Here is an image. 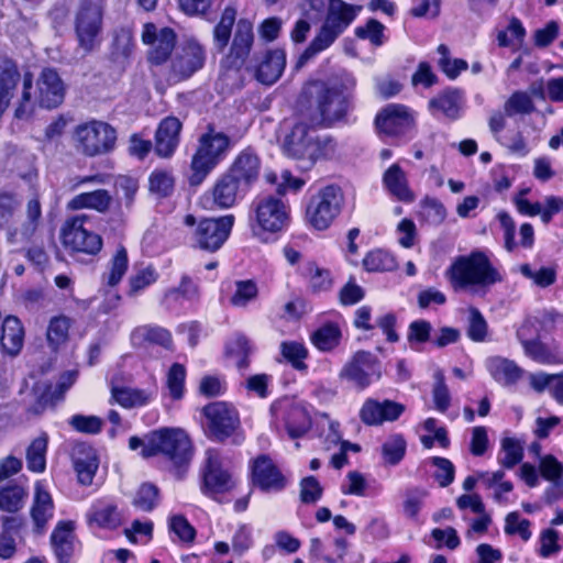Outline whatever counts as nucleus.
<instances>
[{
    "label": "nucleus",
    "instance_id": "16",
    "mask_svg": "<svg viewBox=\"0 0 563 563\" xmlns=\"http://www.w3.org/2000/svg\"><path fill=\"white\" fill-rule=\"evenodd\" d=\"M338 377L357 390H364L382 378V363L372 352L358 350L345 362Z\"/></svg>",
    "mask_w": 563,
    "mask_h": 563
},
{
    "label": "nucleus",
    "instance_id": "42",
    "mask_svg": "<svg viewBox=\"0 0 563 563\" xmlns=\"http://www.w3.org/2000/svg\"><path fill=\"white\" fill-rule=\"evenodd\" d=\"M48 439L46 434L32 440L26 449V467L32 473H43L46 470V451Z\"/></svg>",
    "mask_w": 563,
    "mask_h": 563
},
{
    "label": "nucleus",
    "instance_id": "9",
    "mask_svg": "<svg viewBox=\"0 0 563 563\" xmlns=\"http://www.w3.org/2000/svg\"><path fill=\"white\" fill-rule=\"evenodd\" d=\"M183 223L188 228L186 239L191 250L214 254L228 242L235 223V216L232 213L196 217L188 213L184 217Z\"/></svg>",
    "mask_w": 563,
    "mask_h": 563
},
{
    "label": "nucleus",
    "instance_id": "2",
    "mask_svg": "<svg viewBox=\"0 0 563 563\" xmlns=\"http://www.w3.org/2000/svg\"><path fill=\"white\" fill-rule=\"evenodd\" d=\"M236 15L235 7L227 5L213 27L212 35L219 52L222 53L229 46L221 60L222 67L225 70L240 71L250 58L255 35L253 23L245 18L236 21Z\"/></svg>",
    "mask_w": 563,
    "mask_h": 563
},
{
    "label": "nucleus",
    "instance_id": "12",
    "mask_svg": "<svg viewBox=\"0 0 563 563\" xmlns=\"http://www.w3.org/2000/svg\"><path fill=\"white\" fill-rule=\"evenodd\" d=\"M107 0H80L75 15L74 30L78 46L86 54L99 45Z\"/></svg>",
    "mask_w": 563,
    "mask_h": 563
},
{
    "label": "nucleus",
    "instance_id": "49",
    "mask_svg": "<svg viewBox=\"0 0 563 563\" xmlns=\"http://www.w3.org/2000/svg\"><path fill=\"white\" fill-rule=\"evenodd\" d=\"M356 15L357 12L354 5L338 0V7H330L325 21L343 33L355 20Z\"/></svg>",
    "mask_w": 563,
    "mask_h": 563
},
{
    "label": "nucleus",
    "instance_id": "28",
    "mask_svg": "<svg viewBox=\"0 0 563 563\" xmlns=\"http://www.w3.org/2000/svg\"><path fill=\"white\" fill-rule=\"evenodd\" d=\"M73 464L78 483L90 486L99 467V457L95 449L85 443L77 444L73 451Z\"/></svg>",
    "mask_w": 563,
    "mask_h": 563
},
{
    "label": "nucleus",
    "instance_id": "15",
    "mask_svg": "<svg viewBox=\"0 0 563 563\" xmlns=\"http://www.w3.org/2000/svg\"><path fill=\"white\" fill-rule=\"evenodd\" d=\"M77 147L87 157L111 153L117 144V130L108 122L90 120L75 129Z\"/></svg>",
    "mask_w": 563,
    "mask_h": 563
},
{
    "label": "nucleus",
    "instance_id": "21",
    "mask_svg": "<svg viewBox=\"0 0 563 563\" xmlns=\"http://www.w3.org/2000/svg\"><path fill=\"white\" fill-rule=\"evenodd\" d=\"M206 63L205 48L196 41H186L170 59V74L177 80H186Z\"/></svg>",
    "mask_w": 563,
    "mask_h": 563
},
{
    "label": "nucleus",
    "instance_id": "3",
    "mask_svg": "<svg viewBox=\"0 0 563 563\" xmlns=\"http://www.w3.org/2000/svg\"><path fill=\"white\" fill-rule=\"evenodd\" d=\"M65 95L66 85L55 68H42L35 80V89L33 75L26 71L22 77V93L14 109V117L23 120L31 118L36 108L56 109L64 102Z\"/></svg>",
    "mask_w": 563,
    "mask_h": 563
},
{
    "label": "nucleus",
    "instance_id": "30",
    "mask_svg": "<svg viewBox=\"0 0 563 563\" xmlns=\"http://www.w3.org/2000/svg\"><path fill=\"white\" fill-rule=\"evenodd\" d=\"M384 188L398 201L411 203L415 194L409 187L407 175L399 164H391L383 175Z\"/></svg>",
    "mask_w": 563,
    "mask_h": 563
},
{
    "label": "nucleus",
    "instance_id": "13",
    "mask_svg": "<svg viewBox=\"0 0 563 563\" xmlns=\"http://www.w3.org/2000/svg\"><path fill=\"white\" fill-rule=\"evenodd\" d=\"M378 134L398 140H409L417 133L416 112L404 103H387L374 118Z\"/></svg>",
    "mask_w": 563,
    "mask_h": 563
},
{
    "label": "nucleus",
    "instance_id": "25",
    "mask_svg": "<svg viewBox=\"0 0 563 563\" xmlns=\"http://www.w3.org/2000/svg\"><path fill=\"white\" fill-rule=\"evenodd\" d=\"M286 67V52L283 48L267 49L254 65H244L247 71H253L255 79L266 86L275 84Z\"/></svg>",
    "mask_w": 563,
    "mask_h": 563
},
{
    "label": "nucleus",
    "instance_id": "56",
    "mask_svg": "<svg viewBox=\"0 0 563 563\" xmlns=\"http://www.w3.org/2000/svg\"><path fill=\"white\" fill-rule=\"evenodd\" d=\"M71 327V319L66 316H56L49 320L47 327V341L49 344L58 346L65 343L69 338V329Z\"/></svg>",
    "mask_w": 563,
    "mask_h": 563
},
{
    "label": "nucleus",
    "instance_id": "36",
    "mask_svg": "<svg viewBox=\"0 0 563 563\" xmlns=\"http://www.w3.org/2000/svg\"><path fill=\"white\" fill-rule=\"evenodd\" d=\"M342 33L325 20L316 36L301 53L298 65L305 64L309 58L329 48Z\"/></svg>",
    "mask_w": 563,
    "mask_h": 563
},
{
    "label": "nucleus",
    "instance_id": "37",
    "mask_svg": "<svg viewBox=\"0 0 563 563\" xmlns=\"http://www.w3.org/2000/svg\"><path fill=\"white\" fill-rule=\"evenodd\" d=\"M21 79L18 63L9 57L2 58L0 60V100L10 103Z\"/></svg>",
    "mask_w": 563,
    "mask_h": 563
},
{
    "label": "nucleus",
    "instance_id": "8",
    "mask_svg": "<svg viewBox=\"0 0 563 563\" xmlns=\"http://www.w3.org/2000/svg\"><path fill=\"white\" fill-rule=\"evenodd\" d=\"M233 146L231 137L221 131H216L213 124H208L205 133L198 139L197 147L191 156L186 175L188 186H201L209 175L227 158Z\"/></svg>",
    "mask_w": 563,
    "mask_h": 563
},
{
    "label": "nucleus",
    "instance_id": "61",
    "mask_svg": "<svg viewBox=\"0 0 563 563\" xmlns=\"http://www.w3.org/2000/svg\"><path fill=\"white\" fill-rule=\"evenodd\" d=\"M68 424L77 432L85 434H98L102 430L103 420L98 416L73 415Z\"/></svg>",
    "mask_w": 563,
    "mask_h": 563
},
{
    "label": "nucleus",
    "instance_id": "64",
    "mask_svg": "<svg viewBox=\"0 0 563 563\" xmlns=\"http://www.w3.org/2000/svg\"><path fill=\"white\" fill-rule=\"evenodd\" d=\"M505 110L508 115L512 114H530L536 110L531 97L525 91H515L508 98Z\"/></svg>",
    "mask_w": 563,
    "mask_h": 563
},
{
    "label": "nucleus",
    "instance_id": "4",
    "mask_svg": "<svg viewBox=\"0 0 563 563\" xmlns=\"http://www.w3.org/2000/svg\"><path fill=\"white\" fill-rule=\"evenodd\" d=\"M162 457L177 479H183L194 457V444L180 428L162 427L147 432L143 457Z\"/></svg>",
    "mask_w": 563,
    "mask_h": 563
},
{
    "label": "nucleus",
    "instance_id": "46",
    "mask_svg": "<svg viewBox=\"0 0 563 563\" xmlns=\"http://www.w3.org/2000/svg\"><path fill=\"white\" fill-rule=\"evenodd\" d=\"M161 503V489L151 482L142 483L133 497L132 505L143 512H152Z\"/></svg>",
    "mask_w": 563,
    "mask_h": 563
},
{
    "label": "nucleus",
    "instance_id": "34",
    "mask_svg": "<svg viewBox=\"0 0 563 563\" xmlns=\"http://www.w3.org/2000/svg\"><path fill=\"white\" fill-rule=\"evenodd\" d=\"M177 44V34L174 29L164 26L159 30V37L151 45L147 60L153 66H162L172 59L173 51Z\"/></svg>",
    "mask_w": 563,
    "mask_h": 563
},
{
    "label": "nucleus",
    "instance_id": "40",
    "mask_svg": "<svg viewBox=\"0 0 563 563\" xmlns=\"http://www.w3.org/2000/svg\"><path fill=\"white\" fill-rule=\"evenodd\" d=\"M111 396L121 407L130 409L134 407H143L153 400L152 393L140 389L113 386Z\"/></svg>",
    "mask_w": 563,
    "mask_h": 563
},
{
    "label": "nucleus",
    "instance_id": "44",
    "mask_svg": "<svg viewBox=\"0 0 563 563\" xmlns=\"http://www.w3.org/2000/svg\"><path fill=\"white\" fill-rule=\"evenodd\" d=\"M158 278L159 274L153 265L137 269L128 279L126 296L129 298L140 296L146 288L154 285Z\"/></svg>",
    "mask_w": 563,
    "mask_h": 563
},
{
    "label": "nucleus",
    "instance_id": "47",
    "mask_svg": "<svg viewBox=\"0 0 563 563\" xmlns=\"http://www.w3.org/2000/svg\"><path fill=\"white\" fill-rule=\"evenodd\" d=\"M129 263L128 250L124 245L120 244L115 249L108 264L106 284L109 287H115L120 284L129 269Z\"/></svg>",
    "mask_w": 563,
    "mask_h": 563
},
{
    "label": "nucleus",
    "instance_id": "6",
    "mask_svg": "<svg viewBox=\"0 0 563 563\" xmlns=\"http://www.w3.org/2000/svg\"><path fill=\"white\" fill-rule=\"evenodd\" d=\"M283 152L287 157L305 163L302 169L310 170L318 162L338 158L339 144L332 135H312L310 125L298 122L286 135Z\"/></svg>",
    "mask_w": 563,
    "mask_h": 563
},
{
    "label": "nucleus",
    "instance_id": "20",
    "mask_svg": "<svg viewBox=\"0 0 563 563\" xmlns=\"http://www.w3.org/2000/svg\"><path fill=\"white\" fill-rule=\"evenodd\" d=\"M73 520H59L54 527L49 542L56 563H75L82 551V543L76 536Z\"/></svg>",
    "mask_w": 563,
    "mask_h": 563
},
{
    "label": "nucleus",
    "instance_id": "32",
    "mask_svg": "<svg viewBox=\"0 0 563 563\" xmlns=\"http://www.w3.org/2000/svg\"><path fill=\"white\" fill-rule=\"evenodd\" d=\"M311 344L322 353H331L342 342V330L338 322L325 321L310 334Z\"/></svg>",
    "mask_w": 563,
    "mask_h": 563
},
{
    "label": "nucleus",
    "instance_id": "14",
    "mask_svg": "<svg viewBox=\"0 0 563 563\" xmlns=\"http://www.w3.org/2000/svg\"><path fill=\"white\" fill-rule=\"evenodd\" d=\"M200 492L206 497L222 503L223 496L236 487V479L230 470L223 466L217 450H208L205 462L200 468Z\"/></svg>",
    "mask_w": 563,
    "mask_h": 563
},
{
    "label": "nucleus",
    "instance_id": "31",
    "mask_svg": "<svg viewBox=\"0 0 563 563\" xmlns=\"http://www.w3.org/2000/svg\"><path fill=\"white\" fill-rule=\"evenodd\" d=\"M486 369L501 386L516 385L523 375V369L515 361L501 356L489 357L486 361Z\"/></svg>",
    "mask_w": 563,
    "mask_h": 563
},
{
    "label": "nucleus",
    "instance_id": "39",
    "mask_svg": "<svg viewBox=\"0 0 563 563\" xmlns=\"http://www.w3.org/2000/svg\"><path fill=\"white\" fill-rule=\"evenodd\" d=\"M132 340L137 345L153 344L173 349V336L169 330L159 325H143L136 328L132 333Z\"/></svg>",
    "mask_w": 563,
    "mask_h": 563
},
{
    "label": "nucleus",
    "instance_id": "24",
    "mask_svg": "<svg viewBox=\"0 0 563 563\" xmlns=\"http://www.w3.org/2000/svg\"><path fill=\"white\" fill-rule=\"evenodd\" d=\"M427 108L433 118L457 121L462 117L463 92L459 88L446 87L429 99Z\"/></svg>",
    "mask_w": 563,
    "mask_h": 563
},
{
    "label": "nucleus",
    "instance_id": "60",
    "mask_svg": "<svg viewBox=\"0 0 563 563\" xmlns=\"http://www.w3.org/2000/svg\"><path fill=\"white\" fill-rule=\"evenodd\" d=\"M430 464L435 467L434 482L442 488L450 486L455 479V466L451 460L443 456L430 457Z\"/></svg>",
    "mask_w": 563,
    "mask_h": 563
},
{
    "label": "nucleus",
    "instance_id": "17",
    "mask_svg": "<svg viewBox=\"0 0 563 563\" xmlns=\"http://www.w3.org/2000/svg\"><path fill=\"white\" fill-rule=\"evenodd\" d=\"M317 111L321 121L331 126L346 118L351 107V93L344 82H320L316 96Z\"/></svg>",
    "mask_w": 563,
    "mask_h": 563
},
{
    "label": "nucleus",
    "instance_id": "7",
    "mask_svg": "<svg viewBox=\"0 0 563 563\" xmlns=\"http://www.w3.org/2000/svg\"><path fill=\"white\" fill-rule=\"evenodd\" d=\"M90 220V214L77 213L67 217L60 227V244L65 254L75 264L91 265L103 250L101 234L85 228Z\"/></svg>",
    "mask_w": 563,
    "mask_h": 563
},
{
    "label": "nucleus",
    "instance_id": "22",
    "mask_svg": "<svg viewBox=\"0 0 563 563\" xmlns=\"http://www.w3.org/2000/svg\"><path fill=\"white\" fill-rule=\"evenodd\" d=\"M296 275L306 284L310 295L330 292L334 287V276L330 268L321 266L316 260L303 261L296 267Z\"/></svg>",
    "mask_w": 563,
    "mask_h": 563
},
{
    "label": "nucleus",
    "instance_id": "48",
    "mask_svg": "<svg viewBox=\"0 0 563 563\" xmlns=\"http://www.w3.org/2000/svg\"><path fill=\"white\" fill-rule=\"evenodd\" d=\"M335 547V555H321L323 543L320 538L314 537L310 539L309 555L312 560L322 559L325 563L342 562L346 555L349 542L343 537H338L333 540Z\"/></svg>",
    "mask_w": 563,
    "mask_h": 563
},
{
    "label": "nucleus",
    "instance_id": "43",
    "mask_svg": "<svg viewBox=\"0 0 563 563\" xmlns=\"http://www.w3.org/2000/svg\"><path fill=\"white\" fill-rule=\"evenodd\" d=\"M362 263L364 269L369 273L393 272L398 266L396 257L383 249L368 251Z\"/></svg>",
    "mask_w": 563,
    "mask_h": 563
},
{
    "label": "nucleus",
    "instance_id": "10",
    "mask_svg": "<svg viewBox=\"0 0 563 563\" xmlns=\"http://www.w3.org/2000/svg\"><path fill=\"white\" fill-rule=\"evenodd\" d=\"M206 419V437L217 443L241 445L244 434L238 409L227 401L209 402L201 409Z\"/></svg>",
    "mask_w": 563,
    "mask_h": 563
},
{
    "label": "nucleus",
    "instance_id": "52",
    "mask_svg": "<svg viewBox=\"0 0 563 563\" xmlns=\"http://www.w3.org/2000/svg\"><path fill=\"white\" fill-rule=\"evenodd\" d=\"M216 1L217 0H177V3L179 10L187 16L213 21L217 12L214 9Z\"/></svg>",
    "mask_w": 563,
    "mask_h": 563
},
{
    "label": "nucleus",
    "instance_id": "35",
    "mask_svg": "<svg viewBox=\"0 0 563 563\" xmlns=\"http://www.w3.org/2000/svg\"><path fill=\"white\" fill-rule=\"evenodd\" d=\"M253 351L254 346L251 340L242 332L234 333L224 345V355L235 360V365L239 371L249 368L251 364L250 357Z\"/></svg>",
    "mask_w": 563,
    "mask_h": 563
},
{
    "label": "nucleus",
    "instance_id": "58",
    "mask_svg": "<svg viewBox=\"0 0 563 563\" xmlns=\"http://www.w3.org/2000/svg\"><path fill=\"white\" fill-rule=\"evenodd\" d=\"M42 222V206L37 195L32 197L26 203V220L22 224L21 234L30 240L37 231Z\"/></svg>",
    "mask_w": 563,
    "mask_h": 563
},
{
    "label": "nucleus",
    "instance_id": "26",
    "mask_svg": "<svg viewBox=\"0 0 563 563\" xmlns=\"http://www.w3.org/2000/svg\"><path fill=\"white\" fill-rule=\"evenodd\" d=\"M183 129L181 121L174 115L161 120L155 132L154 150L159 157H170L176 152Z\"/></svg>",
    "mask_w": 563,
    "mask_h": 563
},
{
    "label": "nucleus",
    "instance_id": "1",
    "mask_svg": "<svg viewBox=\"0 0 563 563\" xmlns=\"http://www.w3.org/2000/svg\"><path fill=\"white\" fill-rule=\"evenodd\" d=\"M261 170L262 161L255 148L244 147L201 195L202 208L227 210L235 207L257 184Z\"/></svg>",
    "mask_w": 563,
    "mask_h": 563
},
{
    "label": "nucleus",
    "instance_id": "38",
    "mask_svg": "<svg viewBox=\"0 0 563 563\" xmlns=\"http://www.w3.org/2000/svg\"><path fill=\"white\" fill-rule=\"evenodd\" d=\"M27 490L15 481L0 485V510L8 514L19 512L25 504Z\"/></svg>",
    "mask_w": 563,
    "mask_h": 563
},
{
    "label": "nucleus",
    "instance_id": "59",
    "mask_svg": "<svg viewBox=\"0 0 563 563\" xmlns=\"http://www.w3.org/2000/svg\"><path fill=\"white\" fill-rule=\"evenodd\" d=\"M186 367L180 363H173L167 372L166 384L174 400H179L185 394Z\"/></svg>",
    "mask_w": 563,
    "mask_h": 563
},
{
    "label": "nucleus",
    "instance_id": "55",
    "mask_svg": "<svg viewBox=\"0 0 563 563\" xmlns=\"http://www.w3.org/2000/svg\"><path fill=\"white\" fill-rule=\"evenodd\" d=\"M285 428L290 439L303 437L309 429V421L305 410L291 408L285 417Z\"/></svg>",
    "mask_w": 563,
    "mask_h": 563
},
{
    "label": "nucleus",
    "instance_id": "18",
    "mask_svg": "<svg viewBox=\"0 0 563 563\" xmlns=\"http://www.w3.org/2000/svg\"><path fill=\"white\" fill-rule=\"evenodd\" d=\"M255 206V219L261 230L260 233L275 235L287 229L290 217L289 206L278 195H265L257 197Z\"/></svg>",
    "mask_w": 563,
    "mask_h": 563
},
{
    "label": "nucleus",
    "instance_id": "27",
    "mask_svg": "<svg viewBox=\"0 0 563 563\" xmlns=\"http://www.w3.org/2000/svg\"><path fill=\"white\" fill-rule=\"evenodd\" d=\"M55 505L45 481H36L34 484L33 503L30 509L34 531L44 532L48 521L53 518Z\"/></svg>",
    "mask_w": 563,
    "mask_h": 563
},
{
    "label": "nucleus",
    "instance_id": "63",
    "mask_svg": "<svg viewBox=\"0 0 563 563\" xmlns=\"http://www.w3.org/2000/svg\"><path fill=\"white\" fill-rule=\"evenodd\" d=\"M539 472L543 479L558 485L563 478V463L554 455L545 454L540 457Z\"/></svg>",
    "mask_w": 563,
    "mask_h": 563
},
{
    "label": "nucleus",
    "instance_id": "62",
    "mask_svg": "<svg viewBox=\"0 0 563 563\" xmlns=\"http://www.w3.org/2000/svg\"><path fill=\"white\" fill-rule=\"evenodd\" d=\"M530 521L521 518L518 511L509 512L505 518V533L508 536H519L527 542L531 538Z\"/></svg>",
    "mask_w": 563,
    "mask_h": 563
},
{
    "label": "nucleus",
    "instance_id": "5",
    "mask_svg": "<svg viewBox=\"0 0 563 563\" xmlns=\"http://www.w3.org/2000/svg\"><path fill=\"white\" fill-rule=\"evenodd\" d=\"M303 221L312 231L329 230L345 207V194L336 183H314L306 191L302 201Z\"/></svg>",
    "mask_w": 563,
    "mask_h": 563
},
{
    "label": "nucleus",
    "instance_id": "41",
    "mask_svg": "<svg viewBox=\"0 0 563 563\" xmlns=\"http://www.w3.org/2000/svg\"><path fill=\"white\" fill-rule=\"evenodd\" d=\"M522 347L526 355L539 364H563V354L551 351L550 347L539 339L523 340Z\"/></svg>",
    "mask_w": 563,
    "mask_h": 563
},
{
    "label": "nucleus",
    "instance_id": "45",
    "mask_svg": "<svg viewBox=\"0 0 563 563\" xmlns=\"http://www.w3.org/2000/svg\"><path fill=\"white\" fill-rule=\"evenodd\" d=\"M234 286L235 289L229 298V303L233 308H246L257 300L260 288L254 279H239L235 280Z\"/></svg>",
    "mask_w": 563,
    "mask_h": 563
},
{
    "label": "nucleus",
    "instance_id": "23",
    "mask_svg": "<svg viewBox=\"0 0 563 563\" xmlns=\"http://www.w3.org/2000/svg\"><path fill=\"white\" fill-rule=\"evenodd\" d=\"M405 409L402 404L390 399L379 401L368 398L361 407L360 419L365 426H380L398 420Z\"/></svg>",
    "mask_w": 563,
    "mask_h": 563
},
{
    "label": "nucleus",
    "instance_id": "54",
    "mask_svg": "<svg viewBox=\"0 0 563 563\" xmlns=\"http://www.w3.org/2000/svg\"><path fill=\"white\" fill-rule=\"evenodd\" d=\"M148 185L152 192L166 198L174 192L175 179L169 170L154 169L148 177Z\"/></svg>",
    "mask_w": 563,
    "mask_h": 563
},
{
    "label": "nucleus",
    "instance_id": "11",
    "mask_svg": "<svg viewBox=\"0 0 563 563\" xmlns=\"http://www.w3.org/2000/svg\"><path fill=\"white\" fill-rule=\"evenodd\" d=\"M448 274L451 283L462 288L473 285L490 286L503 280V276L482 251H472L468 255L456 257Z\"/></svg>",
    "mask_w": 563,
    "mask_h": 563
},
{
    "label": "nucleus",
    "instance_id": "51",
    "mask_svg": "<svg viewBox=\"0 0 563 563\" xmlns=\"http://www.w3.org/2000/svg\"><path fill=\"white\" fill-rule=\"evenodd\" d=\"M407 451V442L402 434L396 433L391 434L383 444H382V456L384 463L390 466H395L399 464Z\"/></svg>",
    "mask_w": 563,
    "mask_h": 563
},
{
    "label": "nucleus",
    "instance_id": "57",
    "mask_svg": "<svg viewBox=\"0 0 563 563\" xmlns=\"http://www.w3.org/2000/svg\"><path fill=\"white\" fill-rule=\"evenodd\" d=\"M501 450L504 456H498V463L507 470H511L519 464L523 459V446L521 443L511 437H506L501 440Z\"/></svg>",
    "mask_w": 563,
    "mask_h": 563
},
{
    "label": "nucleus",
    "instance_id": "29",
    "mask_svg": "<svg viewBox=\"0 0 563 563\" xmlns=\"http://www.w3.org/2000/svg\"><path fill=\"white\" fill-rule=\"evenodd\" d=\"M113 203V197L109 190L98 188L91 191H84L75 195L66 203L68 211L93 210L100 214L110 211Z\"/></svg>",
    "mask_w": 563,
    "mask_h": 563
},
{
    "label": "nucleus",
    "instance_id": "50",
    "mask_svg": "<svg viewBox=\"0 0 563 563\" xmlns=\"http://www.w3.org/2000/svg\"><path fill=\"white\" fill-rule=\"evenodd\" d=\"M280 353L294 369L307 372L308 365L305 360L309 356V351L303 343L297 341H284L280 344Z\"/></svg>",
    "mask_w": 563,
    "mask_h": 563
},
{
    "label": "nucleus",
    "instance_id": "53",
    "mask_svg": "<svg viewBox=\"0 0 563 563\" xmlns=\"http://www.w3.org/2000/svg\"><path fill=\"white\" fill-rule=\"evenodd\" d=\"M16 200L8 192L0 194V230L8 229V241L14 242L18 234L16 228L11 229L16 210Z\"/></svg>",
    "mask_w": 563,
    "mask_h": 563
},
{
    "label": "nucleus",
    "instance_id": "33",
    "mask_svg": "<svg viewBox=\"0 0 563 563\" xmlns=\"http://www.w3.org/2000/svg\"><path fill=\"white\" fill-rule=\"evenodd\" d=\"M86 521L100 529L115 530L121 526L122 517L114 503H100L88 510Z\"/></svg>",
    "mask_w": 563,
    "mask_h": 563
},
{
    "label": "nucleus",
    "instance_id": "19",
    "mask_svg": "<svg viewBox=\"0 0 563 563\" xmlns=\"http://www.w3.org/2000/svg\"><path fill=\"white\" fill-rule=\"evenodd\" d=\"M249 482L263 493H278L287 486V478L268 454H258L250 461Z\"/></svg>",
    "mask_w": 563,
    "mask_h": 563
}]
</instances>
